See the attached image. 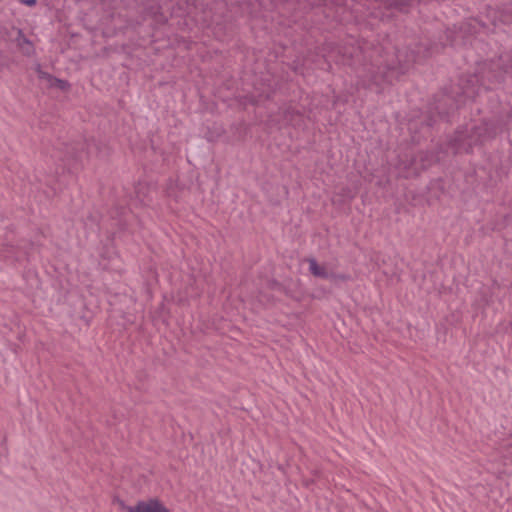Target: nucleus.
<instances>
[{
  "instance_id": "obj_1",
  "label": "nucleus",
  "mask_w": 512,
  "mask_h": 512,
  "mask_svg": "<svg viewBox=\"0 0 512 512\" xmlns=\"http://www.w3.org/2000/svg\"><path fill=\"white\" fill-rule=\"evenodd\" d=\"M496 135V130L482 122L465 131H457L451 141V146L456 153H469L474 146L482 144L485 140Z\"/></svg>"
},
{
  "instance_id": "obj_2",
  "label": "nucleus",
  "mask_w": 512,
  "mask_h": 512,
  "mask_svg": "<svg viewBox=\"0 0 512 512\" xmlns=\"http://www.w3.org/2000/svg\"><path fill=\"white\" fill-rule=\"evenodd\" d=\"M371 63L366 68L370 85L382 88L385 83H391L399 75V69L386 63L382 50H376L371 55Z\"/></svg>"
},
{
  "instance_id": "obj_3",
  "label": "nucleus",
  "mask_w": 512,
  "mask_h": 512,
  "mask_svg": "<svg viewBox=\"0 0 512 512\" xmlns=\"http://www.w3.org/2000/svg\"><path fill=\"white\" fill-rule=\"evenodd\" d=\"M431 163V155L420 151L416 155L406 156V159H400L397 165L399 175L404 178L418 176L421 171L426 169Z\"/></svg>"
},
{
  "instance_id": "obj_4",
  "label": "nucleus",
  "mask_w": 512,
  "mask_h": 512,
  "mask_svg": "<svg viewBox=\"0 0 512 512\" xmlns=\"http://www.w3.org/2000/svg\"><path fill=\"white\" fill-rule=\"evenodd\" d=\"M310 273L318 278L332 281H347L349 276L336 273L329 264H319L314 258L307 259Z\"/></svg>"
},
{
  "instance_id": "obj_5",
  "label": "nucleus",
  "mask_w": 512,
  "mask_h": 512,
  "mask_svg": "<svg viewBox=\"0 0 512 512\" xmlns=\"http://www.w3.org/2000/svg\"><path fill=\"white\" fill-rule=\"evenodd\" d=\"M127 512H170L168 508L158 499L153 498L147 501H139L135 506L126 507Z\"/></svg>"
},
{
  "instance_id": "obj_6",
  "label": "nucleus",
  "mask_w": 512,
  "mask_h": 512,
  "mask_svg": "<svg viewBox=\"0 0 512 512\" xmlns=\"http://www.w3.org/2000/svg\"><path fill=\"white\" fill-rule=\"evenodd\" d=\"M91 146H95L93 141L77 143L76 146L72 147V150L69 152L70 157L76 161H82L84 158H88L90 155Z\"/></svg>"
},
{
  "instance_id": "obj_7",
  "label": "nucleus",
  "mask_w": 512,
  "mask_h": 512,
  "mask_svg": "<svg viewBox=\"0 0 512 512\" xmlns=\"http://www.w3.org/2000/svg\"><path fill=\"white\" fill-rule=\"evenodd\" d=\"M284 119L291 125L293 126H297V125H300L301 121H302V114L292 108V107H288L285 111H284Z\"/></svg>"
},
{
  "instance_id": "obj_8",
  "label": "nucleus",
  "mask_w": 512,
  "mask_h": 512,
  "mask_svg": "<svg viewBox=\"0 0 512 512\" xmlns=\"http://www.w3.org/2000/svg\"><path fill=\"white\" fill-rule=\"evenodd\" d=\"M18 45L22 52L26 55H30L34 50L32 42L24 37L21 31L19 32Z\"/></svg>"
},
{
  "instance_id": "obj_9",
  "label": "nucleus",
  "mask_w": 512,
  "mask_h": 512,
  "mask_svg": "<svg viewBox=\"0 0 512 512\" xmlns=\"http://www.w3.org/2000/svg\"><path fill=\"white\" fill-rule=\"evenodd\" d=\"M52 86H56L61 90H66L69 87V83L65 80L53 78L52 82H50Z\"/></svg>"
},
{
  "instance_id": "obj_10",
  "label": "nucleus",
  "mask_w": 512,
  "mask_h": 512,
  "mask_svg": "<svg viewBox=\"0 0 512 512\" xmlns=\"http://www.w3.org/2000/svg\"><path fill=\"white\" fill-rule=\"evenodd\" d=\"M270 96H271V93L270 92H266L265 94H260L257 99L253 97L251 99V102L253 104H258L261 101V99H269Z\"/></svg>"
},
{
  "instance_id": "obj_11",
  "label": "nucleus",
  "mask_w": 512,
  "mask_h": 512,
  "mask_svg": "<svg viewBox=\"0 0 512 512\" xmlns=\"http://www.w3.org/2000/svg\"><path fill=\"white\" fill-rule=\"evenodd\" d=\"M38 74H39V77H40V78L47 79V80H49L50 82H52V80H53V78H54V77H53V76H51L50 74H48V73H46V72H43V71H41V70H38Z\"/></svg>"
},
{
  "instance_id": "obj_12",
  "label": "nucleus",
  "mask_w": 512,
  "mask_h": 512,
  "mask_svg": "<svg viewBox=\"0 0 512 512\" xmlns=\"http://www.w3.org/2000/svg\"><path fill=\"white\" fill-rule=\"evenodd\" d=\"M25 3L29 6H33L36 4V0H26Z\"/></svg>"
},
{
  "instance_id": "obj_13",
  "label": "nucleus",
  "mask_w": 512,
  "mask_h": 512,
  "mask_svg": "<svg viewBox=\"0 0 512 512\" xmlns=\"http://www.w3.org/2000/svg\"><path fill=\"white\" fill-rule=\"evenodd\" d=\"M510 62H511V63H510V65H509V67H507V68H506V70H505L506 72H508V70H512V59H511V61H510Z\"/></svg>"
}]
</instances>
